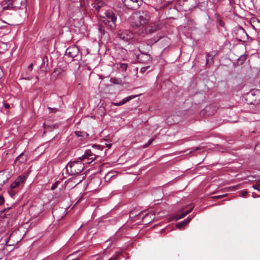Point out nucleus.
<instances>
[{
	"label": "nucleus",
	"instance_id": "obj_47",
	"mask_svg": "<svg viewBox=\"0 0 260 260\" xmlns=\"http://www.w3.org/2000/svg\"><path fill=\"white\" fill-rule=\"evenodd\" d=\"M167 120H168V122H169V118H167Z\"/></svg>",
	"mask_w": 260,
	"mask_h": 260
},
{
	"label": "nucleus",
	"instance_id": "obj_12",
	"mask_svg": "<svg viewBox=\"0 0 260 260\" xmlns=\"http://www.w3.org/2000/svg\"><path fill=\"white\" fill-rule=\"evenodd\" d=\"M138 59L140 62H146V61L150 60L151 57L150 55L147 54H142L141 55H138Z\"/></svg>",
	"mask_w": 260,
	"mask_h": 260
},
{
	"label": "nucleus",
	"instance_id": "obj_19",
	"mask_svg": "<svg viewBox=\"0 0 260 260\" xmlns=\"http://www.w3.org/2000/svg\"><path fill=\"white\" fill-rule=\"evenodd\" d=\"M186 215H187V212H182L181 214L177 215L176 216V219L177 220L180 219L184 217Z\"/></svg>",
	"mask_w": 260,
	"mask_h": 260
},
{
	"label": "nucleus",
	"instance_id": "obj_28",
	"mask_svg": "<svg viewBox=\"0 0 260 260\" xmlns=\"http://www.w3.org/2000/svg\"><path fill=\"white\" fill-rule=\"evenodd\" d=\"M32 69H33V64L32 63H30L28 67V70L29 71V72H31L32 70Z\"/></svg>",
	"mask_w": 260,
	"mask_h": 260
},
{
	"label": "nucleus",
	"instance_id": "obj_11",
	"mask_svg": "<svg viewBox=\"0 0 260 260\" xmlns=\"http://www.w3.org/2000/svg\"><path fill=\"white\" fill-rule=\"evenodd\" d=\"M137 96V95H131V96H128L123 99L122 101H121L120 102H119L118 103L113 102V103H112V104L114 105V106H121V105H124V104H125L127 102L129 101L130 100L135 98Z\"/></svg>",
	"mask_w": 260,
	"mask_h": 260
},
{
	"label": "nucleus",
	"instance_id": "obj_3",
	"mask_svg": "<svg viewBox=\"0 0 260 260\" xmlns=\"http://www.w3.org/2000/svg\"><path fill=\"white\" fill-rule=\"evenodd\" d=\"M106 20L105 23H107L111 30L116 28V21H117V15L112 10H107L105 12Z\"/></svg>",
	"mask_w": 260,
	"mask_h": 260
},
{
	"label": "nucleus",
	"instance_id": "obj_37",
	"mask_svg": "<svg viewBox=\"0 0 260 260\" xmlns=\"http://www.w3.org/2000/svg\"><path fill=\"white\" fill-rule=\"evenodd\" d=\"M106 146L108 148H110V147H111L112 146V144H106Z\"/></svg>",
	"mask_w": 260,
	"mask_h": 260
},
{
	"label": "nucleus",
	"instance_id": "obj_9",
	"mask_svg": "<svg viewBox=\"0 0 260 260\" xmlns=\"http://www.w3.org/2000/svg\"><path fill=\"white\" fill-rule=\"evenodd\" d=\"M79 49L76 46L69 47L66 49L65 54L71 58H75L78 55Z\"/></svg>",
	"mask_w": 260,
	"mask_h": 260
},
{
	"label": "nucleus",
	"instance_id": "obj_5",
	"mask_svg": "<svg viewBox=\"0 0 260 260\" xmlns=\"http://www.w3.org/2000/svg\"><path fill=\"white\" fill-rule=\"evenodd\" d=\"M20 4V6H17V10H19L20 11V23H21L23 22V20H24L27 16L26 15V4L27 1L26 0H17V5Z\"/></svg>",
	"mask_w": 260,
	"mask_h": 260
},
{
	"label": "nucleus",
	"instance_id": "obj_13",
	"mask_svg": "<svg viewBox=\"0 0 260 260\" xmlns=\"http://www.w3.org/2000/svg\"><path fill=\"white\" fill-rule=\"evenodd\" d=\"M16 187V180H15L11 185V189L8 190L9 195L12 198H14L15 196L16 192L14 188Z\"/></svg>",
	"mask_w": 260,
	"mask_h": 260
},
{
	"label": "nucleus",
	"instance_id": "obj_25",
	"mask_svg": "<svg viewBox=\"0 0 260 260\" xmlns=\"http://www.w3.org/2000/svg\"><path fill=\"white\" fill-rule=\"evenodd\" d=\"M149 66H147V67H144L141 68L140 69V72L141 73L145 72L149 68Z\"/></svg>",
	"mask_w": 260,
	"mask_h": 260
},
{
	"label": "nucleus",
	"instance_id": "obj_14",
	"mask_svg": "<svg viewBox=\"0 0 260 260\" xmlns=\"http://www.w3.org/2000/svg\"><path fill=\"white\" fill-rule=\"evenodd\" d=\"M238 33L241 35V38L239 39L240 41H242V39H245V37H248V35L244 29L241 27L238 29Z\"/></svg>",
	"mask_w": 260,
	"mask_h": 260
},
{
	"label": "nucleus",
	"instance_id": "obj_38",
	"mask_svg": "<svg viewBox=\"0 0 260 260\" xmlns=\"http://www.w3.org/2000/svg\"><path fill=\"white\" fill-rule=\"evenodd\" d=\"M56 187V186L55 184H53L52 186H51V190H53Z\"/></svg>",
	"mask_w": 260,
	"mask_h": 260
},
{
	"label": "nucleus",
	"instance_id": "obj_34",
	"mask_svg": "<svg viewBox=\"0 0 260 260\" xmlns=\"http://www.w3.org/2000/svg\"><path fill=\"white\" fill-rule=\"evenodd\" d=\"M250 177H252L253 178L256 179H259L260 178V176H255L252 175Z\"/></svg>",
	"mask_w": 260,
	"mask_h": 260
},
{
	"label": "nucleus",
	"instance_id": "obj_32",
	"mask_svg": "<svg viewBox=\"0 0 260 260\" xmlns=\"http://www.w3.org/2000/svg\"><path fill=\"white\" fill-rule=\"evenodd\" d=\"M193 208V207H191V208L189 209V210H187V211H185L184 212H187V214H189V213L192 211V210Z\"/></svg>",
	"mask_w": 260,
	"mask_h": 260
},
{
	"label": "nucleus",
	"instance_id": "obj_24",
	"mask_svg": "<svg viewBox=\"0 0 260 260\" xmlns=\"http://www.w3.org/2000/svg\"><path fill=\"white\" fill-rule=\"evenodd\" d=\"M48 109H49L50 113H55L58 111V109L57 108H52L48 107Z\"/></svg>",
	"mask_w": 260,
	"mask_h": 260
},
{
	"label": "nucleus",
	"instance_id": "obj_21",
	"mask_svg": "<svg viewBox=\"0 0 260 260\" xmlns=\"http://www.w3.org/2000/svg\"><path fill=\"white\" fill-rule=\"evenodd\" d=\"M98 29L101 34H104L105 33L104 27L103 25H99Z\"/></svg>",
	"mask_w": 260,
	"mask_h": 260
},
{
	"label": "nucleus",
	"instance_id": "obj_30",
	"mask_svg": "<svg viewBox=\"0 0 260 260\" xmlns=\"http://www.w3.org/2000/svg\"><path fill=\"white\" fill-rule=\"evenodd\" d=\"M4 106L6 109H9L10 108V105L9 104L6 103H4Z\"/></svg>",
	"mask_w": 260,
	"mask_h": 260
},
{
	"label": "nucleus",
	"instance_id": "obj_20",
	"mask_svg": "<svg viewBox=\"0 0 260 260\" xmlns=\"http://www.w3.org/2000/svg\"><path fill=\"white\" fill-rule=\"evenodd\" d=\"M29 73L27 72L25 75L22 74L20 78L21 79H28L29 80L30 78L27 76Z\"/></svg>",
	"mask_w": 260,
	"mask_h": 260
},
{
	"label": "nucleus",
	"instance_id": "obj_31",
	"mask_svg": "<svg viewBox=\"0 0 260 260\" xmlns=\"http://www.w3.org/2000/svg\"><path fill=\"white\" fill-rule=\"evenodd\" d=\"M154 140V139H150L148 142L146 143L147 144V146H149L153 142V141Z\"/></svg>",
	"mask_w": 260,
	"mask_h": 260
},
{
	"label": "nucleus",
	"instance_id": "obj_33",
	"mask_svg": "<svg viewBox=\"0 0 260 260\" xmlns=\"http://www.w3.org/2000/svg\"><path fill=\"white\" fill-rule=\"evenodd\" d=\"M210 2L213 3H216L218 2H219L220 0H209Z\"/></svg>",
	"mask_w": 260,
	"mask_h": 260
},
{
	"label": "nucleus",
	"instance_id": "obj_35",
	"mask_svg": "<svg viewBox=\"0 0 260 260\" xmlns=\"http://www.w3.org/2000/svg\"><path fill=\"white\" fill-rule=\"evenodd\" d=\"M75 134H76V136H78V137H79V136H80L81 132H79V131L76 132H75Z\"/></svg>",
	"mask_w": 260,
	"mask_h": 260
},
{
	"label": "nucleus",
	"instance_id": "obj_15",
	"mask_svg": "<svg viewBox=\"0 0 260 260\" xmlns=\"http://www.w3.org/2000/svg\"><path fill=\"white\" fill-rule=\"evenodd\" d=\"M17 161H19L21 163H23L26 161V155L24 153L21 152V154L17 156Z\"/></svg>",
	"mask_w": 260,
	"mask_h": 260
},
{
	"label": "nucleus",
	"instance_id": "obj_17",
	"mask_svg": "<svg viewBox=\"0 0 260 260\" xmlns=\"http://www.w3.org/2000/svg\"><path fill=\"white\" fill-rule=\"evenodd\" d=\"M27 178V176L25 175H20L19 177H17V186L19 185V184L23 183L26 178Z\"/></svg>",
	"mask_w": 260,
	"mask_h": 260
},
{
	"label": "nucleus",
	"instance_id": "obj_6",
	"mask_svg": "<svg viewBox=\"0 0 260 260\" xmlns=\"http://www.w3.org/2000/svg\"><path fill=\"white\" fill-rule=\"evenodd\" d=\"M124 5L128 9L137 10L142 5L143 0H122Z\"/></svg>",
	"mask_w": 260,
	"mask_h": 260
},
{
	"label": "nucleus",
	"instance_id": "obj_36",
	"mask_svg": "<svg viewBox=\"0 0 260 260\" xmlns=\"http://www.w3.org/2000/svg\"><path fill=\"white\" fill-rule=\"evenodd\" d=\"M92 147L96 148L98 149H99L101 147V146L100 145H93Z\"/></svg>",
	"mask_w": 260,
	"mask_h": 260
},
{
	"label": "nucleus",
	"instance_id": "obj_42",
	"mask_svg": "<svg viewBox=\"0 0 260 260\" xmlns=\"http://www.w3.org/2000/svg\"><path fill=\"white\" fill-rule=\"evenodd\" d=\"M148 147V146H147V144H144V145H143V147H144V148H146V147Z\"/></svg>",
	"mask_w": 260,
	"mask_h": 260
},
{
	"label": "nucleus",
	"instance_id": "obj_4",
	"mask_svg": "<svg viewBox=\"0 0 260 260\" xmlns=\"http://www.w3.org/2000/svg\"><path fill=\"white\" fill-rule=\"evenodd\" d=\"M161 28V25L158 22H149V23L144 27L141 32H139V34L144 35L148 33H152L157 31Z\"/></svg>",
	"mask_w": 260,
	"mask_h": 260
},
{
	"label": "nucleus",
	"instance_id": "obj_1",
	"mask_svg": "<svg viewBox=\"0 0 260 260\" xmlns=\"http://www.w3.org/2000/svg\"><path fill=\"white\" fill-rule=\"evenodd\" d=\"M84 168V163L79 160L70 162L66 166L67 171L71 175H75L80 173Z\"/></svg>",
	"mask_w": 260,
	"mask_h": 260
},
{
	"label": "nucleus",
	"instance_id": "obj_44",
	"mask_svg": "<svg viewBox=\"0 0 260 260\" xmlns=\"http://www.w3.org/2000/svg\"><path fill=\"white\" fill-rule=\"evenodd\" d=\"M257 107L260 109V105H257Z\"/></svg>",
	"mask_w": 260,
	"mask_h": 260
},
{
	"label": "nucleus",
	"instance_id": "obj_22",
	"mask_svg": "<svg viewBox=\"0 0 260 260\" xmlns=\"http://www.w3.org/2000/svg\"><path fill=\"white\" fill-rule=\"evenodd\" d=\"M104 4L101 3H98L96 2V5L94 6V7L95 8V9L97 10H99L100 8L102 7Z\"/></svg>",
	"mask_w": 260,
	"mask_h": 260
},
{
	"label": "nucleus",
	"instance_id": "obj_46",
	"mask_svg": "<svg viewBox=\"0 0 260 260\" xmlns=\"http://www.w3.org/2000/svg\"><path fill=\"white\" fill-rule=\"evenodd\" d=\"M16 162V158L14 160V162Z\"/></svg>",
	"mask_w": 260,
	"mask_h": 260
},
{
	"label": "nucleus",
	"instance_id": "obj_29",
	"mask_svg": "<svg viewBox=\"0 0 260 260\" xmlns=\"http://www.w3.org/2000/svg\"><path fill=\"white\" fill-rule=\"evenodd\" d=\"M118 256L117 255H114L110 258L108 260H117Z\"/></svg>",
	"mask_w": 260,
	"mask_h": 260
},
{
	"label": "nucleus",
	"instance_id": "obj_43",
	"mask_svg": "<svg viewBox=\"0 0 260 260\" xmlns=\"http://www.w3.org/2000/svg\"><path fill=\"white\" fill-rule=\"evenodd\" d=\"M198 149L197 148L196 149H193V150L189 151V153H191V152H192V151H194V150H198Z\"/></svg>",
	"mask_w": 260,
	"mask_h": 260
},
{
	"label": "nucleus",
	"instance_id": "obj_8",
	"mask_svg": "<svg viewBox=\"0 0 260 260\" xmlns=\"http://www.w3.org/2000/svg\"><path fill=\"white\" fill-rule=\"evenodd\" d=\"M117 36L119 38L124 41H127L134 37V34L127 29H121L118 31Z\"/></svg>",
	"mask_w": 260,
	"mask_h": 260
},
{
	"label": "nucleus",
	"instance_id": "obj_40",
	"mask_svg": "<svg viewBox=\"0 0 260 260\" xmlns=\"http://www.w3.org/2000/svg\"><path fill=\"white\" fill-rule=\"evenodd\" d=\"M99 109L101 110V111H103V110H104V108L103 107L101 106L99 108Z\"/></svg>",
	"mask_w": 260,
	"mask_h": 260
},
{
	"label": "nucleus",
	"instance_id": "obj_41",
	"mask_svg": "<svg viewBox=\"0 0 260 260\" xmlns=\"http://www.w3.org/2000/svg\"><path fill=\"white\" fill-rule=\"evenodd\" d=\"M247 193V192H246V191H244V192H243V196H246V194Z\"/></svg>",
	"mask_w": 260,
	"mask_h": 260
},
{
	"label": "nucleus",
	"instance_id": "obj_16",
	"mask_svg": "<svg viewBox=\"0 0 260 260\" xmlns=\"http://www.w3.org/2000/svg\"><path fill=\"white\" fill-rule=\"evenodd\" d=\"M213 60L212 55H210L209 53H208L206 56V65L210 66L213 63Z\"/></svg>",
	"mask_w": 260,
	"mask_h": 260
},
{
	"label": "nucleus",
	"instance_id": "obj_2",
	"mask_svg": "<svg viewBox=\"0 0 260 260\" xmlns=\"http://www.w3.org/2000/svg\"><path fill=\"white\" fill-rule=\"evenodd\" d=\"M136 14L138 16V21L139 22L138 24L136 25V28L142 27L143 30L150 22V13L147 11H139Z\"/></svg>",
	"mask_w": 260,
	"mask_h": 260
},
{
	"label": "nucleus",
	"instance_id": "obj_39",
	"mask_svg": "<svg viewBox=\"0 0 260 260\" xmlns=\"http://www.w3.org/2000/svg\"><path fill=\"white\" fill-rule=\"evenodd\" d=\"M11 3H12V1L11 0H9V1L8 6V9H9L10 8V6H9V5H10L11 4Z\"/></svg>",
	"mask_w": 260,
	"mask_h": 260
},
{
	"label": "nucleus",
	"instance_id": "obj_10",
	"mask_svg": "<svg viewBox=\"0 0 260 260\" xmlns=\"http://www.w3.org/2000/svg\"><path fill=\"white\" fill-rule=\"evenodd\" d=\"M43 210V206L42 204L37 207L32 205L29 209V213L33 217H37L41 214Z\"/></svg>",
	"mask_w": 260,
	"mask_h": 260
},
{
	"label": "nucleus",
	"instance_id": "obj_27",
	"mask_svg": "<svg viewBox=\"0 0 260 260\" xmlns=\"http://www.w3.org/2000/svg\"><path fill=\"white\" fill-rule=\"evenodd\" d=\"M4 202L5 200L4 197L0 195V205L4 204Z\"/></svg>",
	"mask_w": 260,
	"mask_h": 260
},
{
	"label": "nucleus",
	"instance_id": "obj_45",
	"mask_svg": "<svg viewBox=\"0 0 260 260\" xmlns=\"http://www.w3.org/2000/svg\"><path fill=\"white\" fill-rule=\"evenodd\" d=\"M18 12L20 14V11H19V10H17V13H18Z\"/></svg>",
	"mask_w": 260,
	"mask_h": 260
},
{
	"label": "nucleus",
	"instance_id": "obj_18",
	"mask_svg": "<svg viewBox=\"0 0 260 260\" xmlns=\"http://www.w3.org/2000/svg\"><path fill=\"white\" fill-rule=\"evenodd\" d=\"M127 65L126 63H121L119 64V69L122 71H125L127 69Z\"/></svg>",
	"mask_w": 260,
	"mask_h": 260
},
{
	"label": "nucleus",
	"instance_id": "obj_23",
	"mask_svg": "<svg viewBox=\"0 0 260 260\" xmlns=\"http://www.w3.org/2000/svg\"><path fill=\"white\" fill-rule=\"evenodd\" d=\"M191 218L188 217L187 218L185 219L183 221H182V222L184 225L187 224L191 220Z\"/></svg>",
	"mask_w": 260,
	"mask_h": 260
},
{
	"label": "nucleus",
	"instance_id": "obj_7",
	"mask_svg": "<svg viewBox=\"0 0 260 260\" xmlns=\"http://www.w3.org/2000/svg\"><path fill=\"white\" fill-rule=\"evenodd\" d=\"M96 156L97 155L90 150H87L81 157H79V159L84 164H90L96 159Z\"/></svg>",
	"mask_w": 260,
	"mask_h": 260
},
{
	"label": "nucleus",
	"instance_id": "obj_26",
	"mask_svg": "<svg viewBox=\"0 0 260 260\" xmlns=\"http://www.w3.org/2000/svg\"><path fill=\"white\" fill-rule=\"evenodd\" d=\"M183 225H184V224H183V223L182 222V221L181 222H178L176 224V227L177 228H181V227H182Z\"/></svg>",
	"mask_w": 260,
	"mask_h": 260
}]
</instances>
